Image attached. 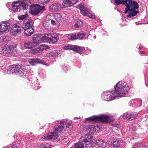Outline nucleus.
I'll list each match as a JSON object with an SVG mask.
<instances>
[{"label":"nucleus","instance_id":"40","mask_svg":"<svg viewBox=\"0 0 148 148\" xmlns=\"http://www.w3.org/2000/svg\"><path fill=\"white\" fill-rule=\"evenodd\" d=\"M140 146L139 144L134 145L132 148H140Z\"/></svg>","mask_w":148,"mask_h":148},{"label":"nucleus","instance_id":"21","mask_svg":"<svg viewBox=\"0 0 148 148\" xmlns=\"http://www.w3.org/2000/svg\"><path fill=\"white\" fill-rule=\"evenodd\" d=\"M33 25V23L32 20L31 19H29L25 24L23 27V28H29V27H32Z\"/></svg>","mask_w":148,"mask_h":148},{"label":"nucleus","instance_id":"16","mask_svg":"<svg viewBox=\"0 0 148 148\" xmlns=\"http://www.w3.org/2000/svg\"><path fill=\"white\" fill-rule=\"evenodd\" d=\"M75 0H63V3L61 5L62 8H66L72 5L75 3Z\"/></svg>","mask_w":148,"mask_h":148},{"label":"nucleus","instance_id":"2","mask_svg":"<svg viewBox=\"0 0 148 148\" xmlns=\"http://www.w3.org/2000/svg\"><path fill=\"white\" fill-rule=\"evenodd\" d=\"M72 127L71 124L69 123L62 121L58 125H55L54 127V132L49 133L47 135L42 137L41 139L52 140L57 138L58 136V132H60L69 129Z\"/></svg>","mask_w":148,"mask_h":148},{"label":"nucleus","instance_id":"30","mask_svg":"<svg viewBox=\"0 0 148 148\" xmlns=\"http://www.w3.org/2000/svg\"><path fill=\"white\" fill-rule=\"evenodd\" d=\"M54 17V14H49L47 16V21H49L50 20L51 21L52 20V19Z\"/></svg>","mask_w":148,"mask_h":148},{"label":"nucleus","instance_id":"24","mask_svg":"<svg viewBox=\"0 0 148 148\" xmlns=\"http://www.w3.org/2000/svg\"><path fill=\"white\" fill-rule=\"evenodd\" d=\"M75 148H84V145L82 143L78 142L75 144Z\"/></svg>","mask_w":148,"mask_h":148},{"label":"nucleus","instance_id":"12","mask_svg":"<svg viewBox=\"0 0 148 148\" xmlns=\"http://www.w3.org/2000/svg\"><path fill=\"white\" fill-rule=\"evenodd\" d=\"M92 136L88 134H87L84 135V136H82L80 138V141L84 142L85 143H88L87 144H92Z\"/></svg>","mask_w":148,"mask_h":148},{"label":"nucleus","instance_id":"4","mask_svg":"<svg viewBox=\"0 0 148 148\" xmlns=\"http://www.w3.org/2000/svg\"><path fill=\"white\" fill-rule=\"evenodd\" d=\"M8 70L9 72V73H15L20 75H23L25 74L26 70L24 67H23L21 64L17 66L14 65L9 66Z\"/></svg>","mask_w":148,"mask_h":148},{"label":"nucleus","instance_id":"42","mask_svg":"<svg viewBox=\"0 0 148 148\" xmlns=\"http://www.w3.org/2000/svg\"><path fill=\"white\" fill-rule=\"evenodd\" d=\"M41 148H49L48 147H47V145H41Z\"/></svg>","mask_w":148,"mask_h":148},{"label":"nucleus","instance_id":"39","mask_svg":"<svg viewBox=\"0 0 148 148\" xmlns=\"http://www.w3.org/2000/svg\"><path fill=\"white\" fill-rule=\"evenodd\" d=\"M51 24L52 25H54L59 23H58V22H57V21H54L53 20H52L51 21Z\"/></svg>","mask_w":148,"mask_h":148},{"label":"nucleus","instance_id":"1","mask_svg":"<svg viewBox=\"0 0 148 148\" xmlns=\"http://www.w3.org/2000/svg\"><path fill=\"white\" fill-rule=\"evenodd\" d=\"M115 3L117 5L123 4L126 6L124 12L127 14L128 12V17H131L136 16L138 12L135 10L138 8V3L132 0H114Z\"/></svg>","mask_w":148,"mask_h":148},{"label":"nucleus","instance_id":"41","mask_svg":"<svg viewBox=\"0 0 148 148\" xmlns=\"http://www.w3.org/2000/svg\"><path fill=\"white\" fill-rule=\"evenodd\" d=\"M46 22H44L43 24V25L44 27L48 28L49 27V26H48L47 25V26H46Z\"/></svg>","mask_w":148,"mask_h":148},{"label":"nucleus","instance_id":"6","mask_svg":"<svg viewBox=\"0 0 148 148\" xmlns=\"http://www.w3.org/2000/svg\"><path fill=\"white\" fill-rule=\"evenodd\" d=\"M12 10L13 12H17L20 10L21 8H22L23 10H26L27 8V4L25 2H19L16 1L14 2L12 5Z\"/></svg>","mask_w":148,"mask_h":148},{"label":"nucleus","instance_id":"33","mask_svg":"<svg viewBox=\"0 0 148 148\" xmlns=\"http://www.w3.org/2000/svg\"><path fill=\"white\" fill-rule=\"evenodd\" d=\"M28 14H26L24 15H21L19 16L18 17V18L19 20H23L26 18Z\"/></svg>","mask_w":148,"mask_h":148},{"label":"nucleus","instance_id":"3","mask_svg":"<svg viewBox=\"0 0 148 148\" xmlns=\"http://www.w3.org/2000/svg\"><path fill=\"white\" fill-rule=\"evenodd\" d=\"M115 91L112 94L113 96L111 95L112 99L118 97H123L124 95L127 94L129 88L126 83L123 81L119 82L115 86Z\"/></svg>","mask_w":148,"mask_h":148},{"label":"nucleus","instance_id":"43","mask_svg":"<svg viewBox=\"0 0 148 148\" xmlns=\"http://www.w3.org/2000/svg\"><path fill=\"white\" fill-rule=\"evenodd\" d=\"M140 148H148V147L146 145L142 146Z\"/></svg>","mask_w":148,"mask_h":148},{"label":"nucleus","instance_id":"10","mask_svg":"<svg viewBox=\"0 0 148 148\" xmlns=\"http://www.w3.org/2000/svg\"><path fill=\"white\" fill-rule=\"evenodd\" d=\"M32 39L33 41L32 43L33 45H39L43 42L42 37L38 34L34 35L32 37Z\"/></svg>","mask_w":148,"mask_h":148},{"label":"nucleus","instance_id":"11","mask_svg":"<svg viewBox=\"0 0 148 148\" xmlns=\"http://www.w3.org/2000/svg\"><path fill=\"white\" fill-rule=\"evenodd\" d=\"M66 49H71L79 53L83 52L85 50L84 47L78 46L76 45L72 46L69 45L67 46Z\"/></svg>","mask_w":148,"mask_h":148},{"label":"nucleus","instance_id":"32","mask_svg":"<svg viewBox=\"0 0 148 148\" xmlns=\"http://www.w3.org/2000/svg\"><path fill=\"white\" fill-rule=\"evenodd\" d=\"M38 48L40 50L42 51L47 49V46L45 45H42L39 47Z\"/></svg>","mask_w":148,"mask_h":148},{"label":"nucleus","instance_id":"19","mask_svg":"<svg viewBox=\"0 0 148 148\" xmlns=\"http://www.w3.org/2000/svg\"><path fill=\"white\" fill-rule=\"evenodd\" d=\"M23 29L25 34L28 36L31 35L34 32V29L32 27L23 28Z\"/></svg>","mask_w":148,"mask_h":148},{"label":"nucleus","instance_id":"9","mask_svg":"<svg viewBox=\"0 0 148 148\" xmlns=\"http://www.w3.org/2000/svg\"><path fill=\"white\" fill-rule=\"evenodd\" d=\"M43 7L42 6L36 4L32 6L31 9V14L33 15H36L40 12L43 9Z\"/></svg>","mask_w":148,"mask_h":148},{"label":"nucleus","instance_id":"17","mask_svg":"<svg viewBox=\"0 0 148 148\" xmlns=\"http://www.w3.org/2000/svg\"><path fill=\"white\" fill-rule=\"evenodd\" d=\"M47 39L49 42L53 43L58 40L59 37L57 34H54L51 35L50 38H47Z\"/></svg>","mask_w":148,"mask_h":148},{"label":"nucleus","instance_id":"15","mask_svg":"<svg viewBox=\"0 0 148 148\" xmlns=\"http://www.w3.org/2000/svg\"><path fill=\"white\" fill-rule=\"evenodd\" d=\"M12 29L13 30V35L14 36L19 34L21 32L23 29L22 27L14 24L12 26Z\"/></svg>","mask_w":148,"mask_h":148},{"label":"nucleus","instance_id":"22","mask_svg":"<svg viewBox=\"0 0 148 148\" xmlns=\"http://www.w3.org/2000/svg\"><path fill=\"white\" fill-rule=\"evenodd\" d=\"M112 92H114V91H111V92H104L103 94V95H105L106 96H108L107 99H108V101H109L110 100H112L114 99H114H112V97H111V95L112 96H113L114 95H113L112 93Z\"/></svg>","mask_w":148,"mask_h":148},{"label":"nucleus","instance_id":"18","mask_svg":"<svg viewBox=\"0 0 148 148\" xmlns=\"http://www.w3.org/2000/svg\"><path fill=\"white\" fill-rule=\"evenodd\" d=\"M60 4L59 3H54L49 7V9L50 11L53 12H57L59 10L60 7Z\"/></svg>","mask_w":148,"mask_h":148},{"label":"nucleus","instance_id":"46","mask_svg":"<svg viewBox=\"0 0 148 148\" xmlns=\"http://www.w3.org/2000/svg\"><path fill=\"white\" fill-rule=\"evenodd\" d=\"M52 20H53L54 21H56V20L55 19L53 18Z\"/></svg>","mask_w":148,"mask_h":148},{"label":"nucleus","instance_id":"31","mask_svg":"<svg viewBox=\"0 0 148 148\" xmlns=\"http://www.w3.org/2000/svg\"><path fill=\"white\" fill-rule=\"evenodd\" d=\"M84 16H87L89 17L90 18H95V15L92 13H88L87 12L86 13V14Z\"/></svg>","mask_w":148,"mask_h":148},{"label":"nucleus","instance_id":"23","mask_svg":"<svg viewBox=\"0 0 148 148\" xmlns=\"http://www.w3.org/2000/svg\"><path fill=\"white\" fill-rule=\"evenodd\" d=\"M53 18L55 19L56 21H56L59 23L61 18V15L58 13L54 14V17Z\"/></svg>","mask_w":148,"mask_h":148},{"label":"nucleus","instance_id":"44","mask_svg":"<svg viewBox=\"0 0 148 148\" xmlns=\"http://www.w3.org/2000/svg\"><path fill=\"white\" fill-rule=\"evenodd\" d=\"M140 52L141 53H142V54H145V51H140Z\"/></svg>","mask_w":148,"mask_h":148},{"label":"nucleus","instance_id":"8","mask_svg":"<svg viewBox=\"0 0 148 148\" xmlns=\"http://www.w3.org/2000/svg\"><path fill=\"white\" fill-rule=\"evenodd\" d=\"M10 24L8 22H1L0 23V34H2L3 32L8 31L10 29Z\"/></svg>","mask_w":148,"mask_h":148},{"label":"nucleus","instance_id":"5","mask_svg":"<svg viewBox=\"0 0 148 148\" xmlns=\"http://www.w3.org/2000/svg\"><path fill=\"white\" fill-rule=\"evenodd\" d=\"M86 121H97L104 123L111 122V120L108 116L105 115H101L99 116H93L88 118H86Z\"/></svg>","mask_w":148,"mask_h":148},{"label":"nucleus","instance_id":"27","mask_svg":"<svg viewBox=\"0 0 148 148\" xmlns=\"http://www.w3.org/2000/svg\"><path fill=\"white\" fill-rule=\"evenodd\" d=\"M112 143L113 144L114 146L115 147H118L120 145L119 140L116 139H114L113 141V142H112Z\"/></svg>","mask_w":148,"mask_h":148},{"label":"nucleus","instance_id":"35","mask_svg":"<svg viewBox=\"0 0 148 148\" xmlns=\"http://www.w3.org/2000/svg\"><path fill=\"white\" fill-rule=\"evenodd\" d=\"M130 114L127 113H124L123 116V117L124 119H129V118L130 117Z\"/></svg>","mask_w":148,"mask_h":148},{"label":"nucleus","instance_id":"47","mask_svg":"<svg viewBox=\"0 0 148 148\" xmlns=\"http://www.w3.org/2000/svg\"><path fill=\"white\" fill-rule=\"evenodd\" d=\"M132 104L130 103V106H132Z\"/></svg>","mask_w":148,"mask_h":148},{"label":"nucleus","instance_id":"34","mask_svg":"<svg viewBox=\"0 0 148 148\" xmlns=\"http://www.w3.org/2000/svg\"><path fill=\"white\" fill-rule=\"evenodd\" d=\"M8 38L5 36H1L0 37V39L1 40L4 42H7L8 40Z\"/></svg>","mask_w":148,"mask_h":148},{"label":"nucleus","instance_id":"7","mask_svg":"<svg viewBox=\"0 0 148 148\" xmlns=\"http://www.w3.org/2000/svg\"><path fill=\"white\" fill-rule=\"evenodd\" d=\"M85 35V33L84 32H81L68 34L67 35V38L69 40H73L77 39L81 40L84 37Z\"/></svg>","mask_w":148,"mask_h":148},{"label":"nucleus","instance_id":"36","mask_svg":"<svg viewBox=\"0 0 148 148\" xmlns=\"http://www.w3.org/2000/svg\"><path fill=\"white\" fill-rule=\"evenodd\" d=\"M57 53L52 52L49 53V56L50 57L54 58L57 56Z\"/></svg>","mask_w":148,"mask_h":148},{"label":"nucleus","instance_id":"29","mask_svg":"<svg viewBox=\"0 0 148 148\" xmlns=\"http://www.w3.org/2000/svg\"><path fill=\"white\" fill-rule=\"evenodd\" d=\"M95 141L96 143V144L98 145L99 147H101L103 143V140H98L95 141L94 140V142Z\"/></svg>","mask_w":148,"mask_h":148},{"label":"nucleus","instance_id":"45","mask_svg":"<svg viewBox=\"0 0 148 148\" xmlns=\"http://www.w3.org/2000/svg\"><path fill=\"white\" fill-rule=\"evenodd\" d=\"M142 48V47H139V49H141Z\"/></svg>","mask_w":148,"mask_h":148},{"label":"nucleus","instance_id":"25","mask_svg":"<svg viewBox=\"0 0 148 148\" xmlns=\"http://www.w3.org/2000/svg\"><path fill=\"white\" fill-rule=\"evenodd\" d=\"M32 43H31L29 41H26L24 43V45L25 47L27 48L28 49H31L32 46Z\"/></svg>","mask_w":148,"mask_h":148},{"label":"nucleus","instance_id":"20","mask_svg":"<svg viewBox=\"0 0 148 148\" xmlns=\"http://www.w3.org/2000/svg\"><path fill=\"white\" fill-rule=\"evenodd\" d=\"M78 7L81 11V13L84 15H86L87 12L86 8L82 5L79 4L78 5Z\"/></svg>","mask_w":148,"mask_h":148},{"label":"nucleus","instance_id":"13","mask_svg":"<svg viewBox=\"0 0 148 148\" xmlns=\"http://www.w3.org/2000/svg\"><path fill=\"white\" fill-rule=\"evenodd\" d=\"M1 50V53L3 54L4 55L9 53H12L13 52V49L12 48L10 47L8 45H5L2 47L0 48V50Z\"/></svg>","mask_w":148,"mask_h":148},{"label":"nucleus","instance_id":"38","mask_svg":"<svg viewBox=\"0 0 148 148\" xmlns=\"http://www.w3.org/2000/svg\"><path fill=\"white\" fill-rule=\"evenodd\" d=\"M88 129H90L91 130H94L95 129V127L94 125H90L88 127Z\"/></svg>","mask_w":148,"mask_h":148},{"label":"nucleus","instance_id":"26","mask_svg":"<svg viewBox=\"0 0 148 148\" xmlns=\"http://www.w3.org/2000/svg\"><path fill=\"white\" fill-rule=\"evenodd\" d=\"M83 24V22L81 21L78 20H77L76 23L74 25V26L76 27H81Z\"/></svg>","mask_w":148,"mask_h":148},{"label":"nucleus","instance_id":"28","mask_svg":"<svg viewBox=\"0 0 148 148\" xmlns=\"http://www.w3.org/2000/svg\"><path fill=\"white\" fill-rule=\"evenodd\" d=\"M130 115L129 119L132 120L137 116V114L136 112H134L131 114H130Z\"/></svg>","mask_w":148,"mask_h":148},{"label":"nucleus","instance_id":"14","mask_svg":"<svg viewBox=\"0 0 148 148\" xmlns=\"http://www.w3.org/2000/svg\"><path fill=\"white\" fill-rule=\"evenodd\" d=\"M29 63L32 66H34L37 64H46V63L42 60L39 59L38 58H35L34 59H30L28 60Z\"/></svg>","mask_w":148,"mask_h":148},{"label":"nucleus","instance_id":"37","mask_svg":"<svg viewBox=\"0 0 148 148\" xmlns=\"http://www.w3.org/2000/svg\"><path fill=\"white\" fill-rule=\"evenodd\" d=\"M50 0H38L39 2L41 4H45Z\"/></svg>","mask_w":148,"mask_h":148}]
</instances>
